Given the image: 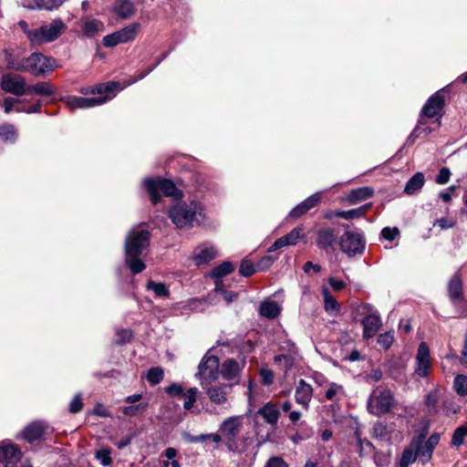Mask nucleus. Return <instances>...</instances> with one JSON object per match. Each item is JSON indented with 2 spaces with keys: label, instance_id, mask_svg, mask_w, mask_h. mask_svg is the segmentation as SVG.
<instances>
[{
  "label": "nucleus",
  "instance_id": "nucleus-1",
  "mask_svg": "<svg viewBox=\"0 0 467 467\" xmlns=\"http://www.w3.org/2000/svg\"><path fill=\"white\" fill-rule=\"evenodd\" d=\"M150 244V233L140 227L133 228L125 242V262L133 275L142 272L146 265L141 256Z\"/></svg>",
  "mask_w": 467,
  "mask_h": 467
},
{
  "label": "nucleus",
  "instance_id": "nucleus-2",
  "mask_svg": "<svg viewBox=\"0 0 467 467\" xmlns=\"http://www.w3.org/2000/svg\"><path fill=\"white\" fill-rule=\"evenodd\" d=\"M202 207L200 203L195 202H182L170 209L169 216L177 228L190 229L200 223L202 218Z\"/></svg>",
  "mask_w": 467,
  "mask_h": 467
},
{
  "label": "nucleus",
  "instance_id": "nucleus-3",
  "mask_svg": "<svg viewBox=\"0 0 467 467\" xmlns=\"http://www.w3.org/2000/svg\"><path fill=\"white\" fill-rule=\"evenodd\" d=\"M353 317L363 327V337H373L381 327V318L379 311L370 304L362 303L353 310Z\"/></svg>",
  "mask_w": 467,
  "mask_h": 467
},
{
  "label": "nucleus",
  "instance_id": "nucleus-4",
  "mask_svg": "<svg viewBox=\"0 0 467 467\" xmlns=\"http://www.w3.org/2000/svg\"><path fill=\"white\" fill-rule=\"evenodd\" d=\"M395 405V399L390 389L378 386L370 394L368 400V410L374 415L386 414Z\"/></svg>",
  "mask_w": 467,
  "mask_h": 467
},
{
  "label": "nucleus",
  "instance_id": "nucleus-5",
  "mask_svg": "<svg viewBox=\"0 0 467 467\" xmlns=\"http://www.w3.org/2000/svg\"><path fill=\"white\" fill-rule=\"evenodd\" d=\"M56 67L57 62L54 58L47 57L40 53H33L23 58V66L19 68L20 72H29L34 76H41Z\"/></svg>",
  "mask_w": 467,
  "mask_h": 467
},
{
  "label": "nucleus",
  "instance_id": "nucleus-6",
  "mask_svg": "<svg viewBox=\"0 0 467 467\" xmlns=\"http://www.w3.org/2000/svg\"><path fill=\"white\" fill-rule=\"evenodd\" d=\"M243 426L242 416H233L225 419L220 425L219 431L222 433V439L227 449L234 452H241L237 445V436L239 435Z\"/></svg>",
  "mask_w": 467,
  "mask_h": 467
},
{
  "label": "nucleus",
  "instance_id": "nucleus-7",
  "mask_svg": "<svg viewBox=\"0 0 467 467\" xmlns=\"http://www.w3.org/2000/svg\"><path fill=\"white\" fill-rule=\"evenodd\" d=\"M144 186L147 189L152 203L156 204L161 200L159 192H162L164 195L176 197L178 196V189L176 185L167 179H145Z\"/></svg>",
  "mask_w": 467,
  "mask_h": 467
},
{
  "label": "nucleus",
  "instance_id": "nucleus-8",
  "mask_svg": "<svg viewBox=\"0 0 467 467\" xmlns=\"http://www.w3.org/2000/svg\"><path fill=\"white\" fill-rule=\"evenodd\" d=\"M219 365V358L216 356H204L202 358L196 374L202 388H206V386L217 379Z\"/></svg>",
  "mask_w": 467,
  "mask_h": 467
},
{
  "label": "nucleus",
  "instance_id": "nucleus-9",
  "mask_svg": "<svg viewBox=\"0 0 467 467\" xmlns=\"http://www.w3.org/2000/svg\"><path fill=\"white\" fill-rule=\"evenodd\" d=\"M66 25L60 19H56L48 25H44L35 33H32L33 44H43L56 40L59 37Z\"/></svg>",
  "mask_w": 467,
  "mask_h": 467
},
{
  "label": "nucleus",
  "instance_id": "nucleus-10",
  "mask_svg": "<svg viewBox=\"0 0 467 467\" xmlns=\"http://www.w3.org/2000/svg\"><path fill=\"white\" fill-rule=\"evenodd\" d=\"M140 28L139 23H132L119 31L105 36L102 44L107 47H114L119 44L130 42L135 39Z\"/></svg>",
  "mask_w": 467,
  "mask_h": 467
},
{
  "label": "nucleus",
  "instance_id": "nucleus-11",
  "mask_svg": "<svg viewBox=\"0 0 467 467\" xmlns=\"http://www.w3.org/2000/svg\"><path fill=\"white\" fill-rule=\"evenodd\" d=\"M0 87L3 91L14 96H23L27 93L26 78L16 73H5L1 77Z\"/></svg>",
  "mask_w": 467,
  "mask_h": 467
},
{
  "label": "nucleus",
  "instance_id": "nucleus-12",
  "mask_svg": "<svg viewBox=\"0 0 467 467\" xmlns=\"http://www.w3.org/2000/svg\"><path fill=\"white\" fill-rule=\"evenodd\" d=\"M339 246L343 253L351 256L361 254L365 245L360 234L346 232L339 238Z\"/></svg>",
  "mask_w": 467,
  "mask_h": 467
},
{
  "label": "nucleus",
  "instance_id": "nucleus-13",
  "mask_svg": "<svg viewBox=\"0 0 467 467\" xmlns=\"http://www.w3.org/2000/svg\"><path fill=\"white\" fill-rule=\"evenodd\" d=\"M114 96L108 95L99 98L69 96L65 99V102L71 110H75L77 109H90L102 105L110 100Z\"/></svg>",
  "mask_w": 467,
  "mask_h": 467
},
{
  "label": "nucleus",
  "instance_id": "nucleus-14",
  "mask_svg": "<svg viewBox=\"0 0 467 467\" xmlns=\"http://www.w3.org/2000/svg\"><path fill=\"white\" fill-rule=\"evenodd\" d=\"M431 364V358L430 348L425 342H421L419 345L417 351L414 373L420 378L427 377L430 373Z\"/></svg>",
  "mask_w": 467,
  "mask_h": 467
},
{
  "label": "nucleus",
  "instance_id": "nucleus-15",
  "mask_svg": "<svg viewBox=\"0 0 467 467\" xmlns=\"http://www.w3.org/2000/svg\"><path fill=\"white\" fill-rule=\"evenodd\" d=\"M21 459V451L13 444H0V462L5 467H15Z\"/></svg>",
  "mask_w": 467,
  "mask_h": 467
},
{
  "label": "nucleus",
  "instance_id": "nucleus-16",
  "mask_svg": "<svg viewBox=\"0 0 467 467\" xmlns=\"http://www.w3.org/2000/svg\"><path fill=\"white\" fill-rule=\"evenodd\" d=\"M47 430V425L45 422L34 421L24 429L22 436L27 442L32 443L36 441L41 440Z\"/></svg>",
  "mask_w": 467,
  "mask_h": 467
},
{
  "label": "nucleus",
  "instance_id": "nucleus-17",
  "mask_svg": "<svg viewBox=\"0 0 467 467\" xmlns=\"http://www.w3.org/2000/svg\"><path fill=\"white\" fill-rule=\"evenodd\" d=\"M302 232L303 229L301 227L294 228L287 234L275 240V243L268 248V252L272 253L277 249L296 244L298 240L302 237Z\"/></svg>",
  "mask_w": 467,
  "mask_h": 467
},
{
  "label": "nucleus",
  "instance_id": "nucleus-18",
  "mask_svg": "<svg viewBox=\"0 0 467 467\" xmlns=\"http://www.w3.org/2000/svg\"><path fill=\"white\" fill-rule=\"evenodd\" d=\"M218 254L217 250L208 244H202L195 248L193 252V261L196 265H206Z\"/></svg>",
  "mask_w": 467,
  "mask_h": 467
},
{
  "label": "nucleus",
  "instance_id": "nucleus-19",
  "mask_svg": "<svg viewBox=\"0 0 467 467\" xmlns=\"http://www.w3.org/2000/svg\"><path fill=\"white\" fill-rule=\"evenodd\" d=\"M313 388L306 380L300 379L296 387V401L303 408L307 409L312 399Z\"/></svg>",
  "mask_w": 467,
  "mask_h": 467
},
{
  "label": "nucleus",
  "instance_id": "nucleus-20",
  "mask_svg": "<svg viewBox=\"0 0 467 467\" xmlns=\"http://www.w3.org/2000/svg\"><path fill=\"white\" fill-rule=\"evenodd\" d=\"M444 106V98L439 92L432 95L422 108V114L433 118L440 113Z\"/></svg>",
  "mask_w": 467,
  "mask_h": 467
},
{
  "label": "nucleus",
  "instance_id": "nucleus-21",
  "mask_svg": "<svg viewBox=\"0 0 467 467\" xmlns=\"http://www.w3.org/2000/svg\"><path fill=\"white\" fill-rule=\"evenodd\" d=\"M321 200V194L319 192H316L311 196L307 197L302 202L297 204L292 211L289 213V216L292 218H299L306 213H307L310 209L315 207Z\"/></svg>",
  "mask_w": 467,
  "mask_h": 467
},
{
  "label": "nucleus",
  "instance_id": "nucleus-22",
  "mask_svg": "<svg viewBox=\"0 0 467 467\" xmlns=\"http://www.w3.org/2000/svg\"><path fill=\"white\" fill-rule=\"evenodd\" d=\"M206 394L209 400L215 404L223 405L227 402L228 389L230 386H206Z\"/></svg>",
  "mask_w": 467,
  "mask_h": 467
},
{
  "label": "nucleus",
  "instance_id": "nucleus-23",
  "mask_svg": "<svg viewBox=\"0 0 467 467\" xmlns=\"http://www.w3.org/2000/svg\"><path fill=\"white\" fill-rule=\"evenodd\" d=\"M337 234L332 228H323L317 233V244L320 249L332 248L336 244Z\"/></svg>",
  "mask_w": 467,
  "mask_h": 467
},
{
  "label": "nucleus",
  "instance_id": "nucleus-24",
  "mask_svg": "<svg viewBox=\"0 0 467 467\" xmlns=\"http://www.w3.org/2000/svg\"><path fill=\"white\" fill-rule=\"evenodd\" d=\"M270 425H275L279 419V410L272 402L265 403L257 412Z\"/></svg>",
  "mask_w": 467,
  "mask_h": 467
},
{
  "label": "nucleus",
  "instance_id": "nucleus-25",
  "mask_svg": "<svg viewBox=\"0 0 467 467\" xmlns=\"http://www.w3.org/2000/svg\"><path fill=\"white\" fill-rule=\"evenodd\" d=\"M462 289L463 286L462 277L459 273H455L448 284V295L451 301L462 297Z\"/></svg>",
  "mask_w": 467,
  "mask_h": 467
},
{
  "label": "nucleus",
  "instance_id": "nucleus-26",
  "mask_svg": "<svg viewBox=\"0 0 467 467\" xmlns=\"http://www.w3.org/2000/svg\"><path fill=\"white\" fill-rule=\"evenodd\" d=\"M419 442L420 441H411L410 443L405 447L400 460V467H409L417 461L418 458L415 448L419 446Z\"/></svg>",
  "mask_w": 467,
  "mask_h": 467
},
{
  "label": "nucleus",
  "instance_id": "nucleus-27",
  "mask_svg": "<svg viewBox=\"0 0 467 467\" xmlns=\"http://www.w3.org/2000/svg\"><path fill=\"white\" fill-rule=\"evenodd\" d=\"M241 371L240 365L234 359L225 360L221 368V374L226 380L235 379Z\"/></svg>",
  "mask_w": 467,
  "mask_h": 467
},
{
  "label": "nucleus",
  "instance_id": "nucleus-28",
  "mask_svg": "<svg viewBox=\"0 0 467 467\" xmlns=\"http://www.w3.org/2000/svg\"><path fill=\"white\" fill-rule=\"evenodd\" d=\"M426 439L425 434L420 433L414 436L411 441H420L419 446L415 448L417 458L422 462L426 463L431 461L433 451L425 446L424 440Z\"/></svg>",
  "mask_w": 467,
  "mask_h": 467
},
{
  "label": "nucleus",
  "instance_id": "nucleus-29",
  "mask_svg": "<svg viewBox=\"0 0 467 467\" xmlns=\"http://www.w3.org/2000/svg\"><path fill=\"white\" fill-rule=\"evenodd\" d=\"M113 9L123 19L130 17L135 13V6L130 0H117Z\"/></svg>",
  "mask_w": 467,
  "mask_h": 467
},
{
  "label": "nucleus",
  "instance_id": "nucleus-30",
  "mask_svg": "<svg viewBox=\"0 0 467 467\" xmlns=\"http://www.w3.org/2000/svg\"><path fill=\"white\" fill-rule=\"evenodd\" d=\"M425 177L424 174L420 171L416 172L410 180L407 182L404 192L408 195H411L416 192H419L424 185Z\"/></svg>",
  "mask_w": 467,
  "mask_h": 467
},
{
  "label": "nucleus",
  "instance_id": "nucleus-31",
  "mask_svg": "<svg viewBox=\"0 0 467 467\" xmlns=\"http://www.w3.org/2000/svg\"><path fill=\"white\" fill-rule=\"evenodd\" d=\"M321 293L324 299V307L327 313L332 316L337 315L340 306L336 298L331 295L327 287H322Z\"/></svg>",
  "mask_w": 467,
  "mask_h": 467
},
{
  "label": "nucleus",
  "instance_id": "nucleus-32",
  "mask_svg": "<svg viewBox=\"0 0 467 467\" xmlns=\"http://www.w3.org/2000/svg\"><path fill=\"white\" fill-rule=\"evenodd\" d=\"M82 30L86 36L92 37L104 30V24L98 19H85L82 25Z\"/></svg>",
  "mask_w": 467,
  "mask_h": 467
},
{
  "label": "nucleus",
  "instance_id": "nucleus-33",
  "mask_svg": "<svg viewBox=\"0 0 467 467\" xmlns=\"http://www.w3.org/2000/svg\"><path fill=\"white\" fill-rule=\"evenodd\" d=\"M260 315L269 319H274L281 312V308L275 301H265L261 304L259 309Z\"/></svg>",
  "mask_w": 467,
  "mask_h": 467
},
{
  "label": "nucleus",
  "instance_id": "nucleus-34",
  "mask_svg": "<svg viewBox=\"0 0 467 467\" xmlns=\"http://www.w3.org/2000/svg\"><path fill=\"white\" fill-rule=\"evenodd\" d=\"M374 191L370 187H361L356 190H352L348 196V202L351 204H355L360 201L371 197Z\"/></svg>",
  "mask_w": 467,
  "mask_h": 467
},
{
  "label": "nucleus",
  "instance_id": "nucleus-35",
  "mask_svg": "<svg viewBox=\"0 0 467 467\" xmlns=\"http://www.w3.org/2000/svg\"><path fill=\"white\" fill-rule=\"evenodd\" d=\"M183 438L189 443L203 442L208 440L213 441L214 443H220L222 441V436L218 433H207L200 435H192L190 433H185L183 435Z\"/></svg>",
  "mask_w": 467,
  "mask_h": 467
},
{
  "label": "nucleus",
  "instance_id": "nucleus-36",
  "mask_svg": "<svg viewBox=\"0 0 467 467\" xmlns=\"http://www.w3.org/2000/svg\"><path fill=\"white\" fill-rule=\"evenodd\" d=\"M32 93L41 96H50L54 93V89L48 82H38L36 85H27L26 94Z\"/></svg>",
  "mask_w": 467,
  "mask_h": 467
},
{
  "label": "nucleus",
  "instance_id": "nucleus-37",
  "mask_svg": "<svg viewBox=\"0 0 467 467\" xmlns=\"http://www.w3.org/2000/svg\"><path fill=\"white\" fill-rule=\"evenodd\" d=\"M371 204L368 203L363 206H360L356 209H351L348 211H339L336 213V215L337 217L346 219V220H351L354 218H359L365 214V213L368 211V209L370 207Z\"/></svg>",
  "mask_w": 467,
  "mask_h": 467
},
{
  "label": "nucleus",
  "instance_id": "nucleus-38",
  "mask_svg": "<svg viewBox=\"0 0 467 467\" xmlns=\"http://www.w3.org/2000/svg\"><path fill=\"white\" fill-rule=\"evenodd\" d=\"M439 391L437 389H434L426 395L425 405L430 415L437 414L439 410Z\"/></svg>",
  "mask_w": 467,
  "mask_h": 467
},
{
  "label": "nucleus",
  "instance_id": "nucleus-39",
  "mask_svg": "<svg viewBox=\"0 0 467 467\" xmlns=\"http://www.w3.org/2000/svg\"><path fill=\"white\" fill-rule=\"evenodd\" d=\"M66 1L67 0H36L35 5H27L26 6L30 9L38 8L53 10L59 7Z\"/></svg>",
  "mask_w": 467,
  "mask_h": 467
},
{
  "label": "nucleus",
  "instance_id": "nucleus-40",
  "mask_svg": "<svg viewBox=\"0 0 467 467\" xmlns=\"http://www.w3.org/2000/svg\"><path fill=\"white\" fill-rule=\"evenodd\" d=\"M0 138L4 141L14 143L17 138V130L12 124H4L0 127Z\"/></svg>",
  "mask_w": 467,
  "mask_h": 467
},
{
  "label": "nucleus",
  "instance_id": "nucleus-41",
  "mask_svg": "<svg viewBox=\"0 0 467 467\" xmlns=\"http://www.w3.org/2000/svg\"><path fill=\"white\" fill-rule=\"evenodd\" d=\"M467 437V423L459 426L453 432L451 445L460 447L463 444L464 439Z\"/></svg>",
  "mask_w": 467,
  "mask_h": 467
},
{
  "label": "nucleus",
  "instance_id": "nucleus-42",
  "mask_svg": "<svg viewBox=\"0 0 467 467\" xmlns=\"http://www.w3.org/2000/svg\"><path fill=\"white\" fill-rule=\"evenodd\" d=\"M343 395H344L343 386H341L337 383H335V382H330L328 384L327 389L326 390L325 398L327 400H332L334 399H338L339 396H343Z\"/></svg>",
  "mask_w": 467,
  "mask_h": 467
},
{
  "label": "nucleus",
  "instance_id": "nucleus-43",
  "mask_svg": "<svg viewBox=\"0 0 467 467\" xmlns=\"http://www.w3.org/2000/svg\"><path fill=\"white\" fill-rule=\"evenodd\" d=\"M234 266L230 262H223L213 269L211 275L214 278H221L224 275L231 274L234 271Z\"/></svg>",
  "mask_w": 467,
  "mask_h": 467
},
{
  "label": "nucleus",
  "instance_id": "nucleus-44",
  "mask_svg": "<svg viewBox=\"0 0 467 467\" xmlns=\"http://www.w3.org/2000/svg\"><path fill=\"white\" fill-rule=\"evenodd\" d=\"M146 287L148 290L153 291L156 296L166 297L169 296V290L162 283H155L153 281H149L147 283Z\"/></svg>",
  "mask_w": 467,
  "mask_h": 467
},
{
  "label": "nucleus",
  "instance_id": "nucleus-45",
  "mask_svg": "<svg viewBox=\"0 0 467 467\" xmlns=\"http://www.w3.org/2000/svg\"><path fill=\"white\" fill-rule=\"evenodd\" d=\"M118 87H119V82L109 81L105 83H100L93 87L94 94L102 95L104 93H109L115 90Z\"/></svg>",
  "mask_w": 467,
  "mask_h": 467
},
{
  "label": "nucleus",
  "instance_id": "nucleus-46",
  "mask_svg": "<svg viewBox=\"0 0 467 467\" xmlns=\"http://www.w3.org/2000/svg\"><path fill=\"white\" fill-rule=\"evenodd\" d=\"M164 372L163 369L160 367L151 368L147 374V380L152 384L156 385L160 383L163 379Z\"/></svg>",
  "mask_w": 467,
  "mask_h": 467
},
{
  "label": "nucleus",
  "instance_id": "nucleus-47",
  "mask_svg": "<svg viewBox=\"0 0 467 467\" xmlns=\"http://www.w3.org/2000/svg\"><path fill=\"white\" fill-rule=\"evenodd\" d=\"M454 389L461 396L467 395V376L458 375L455 377Z\"/></svg>",
  "mask_w": 467,
  "mask_h": 467
},
{
  "label": "nucleus",
  "instance_id": "nucleus-48",
  "mask_svg": "<svg viewBox=\"0 0 467 467\" xmlns=\"http://www.w3.org/2000/svg\"><path fill=\"white\" fill-rule=\"evenodd\" d=\"M148 407L147 403H140L137 405H130L123 408L122 411L125 415L133 417L139 414L143 413Z\"/></svg>",
  "mask_w": 467,
  "mask_h": 467
},
{
  "label": "nucleus",
  "instance_id": "nucleus-49",
  "mask_svg": "<svg viewBox=\"0 0 467 467\" xmlns=\"http://www.w3.org/2000/svg\"><path fill=\"white\" fill-rule=\"evenodd\" d=\"M109 449H101L96 451L95 458L100 462L103 466H109L112 463Z\"/></svg>",
  "mask_w": 467,
  "mask_h": 467
},
{
  "label": "nucleus",
  "instance_id": "nucleus-50",
  "mask_svg": "<svg viewBox=\"0 0 467 467\" xmlns=\"http://www.w3.org/2000/svg\"><path fill=\"white\" fill-rule=\"evenodd\" d=\"M5 63L8 69L20 71L19 67L23 66V58H17L10 53L5 54Z\"/></svg>",
  "mask_w": 467,
  "mask_h": 467
},
{
  "label": "nucleus",
  "instance_id": "nucleus-51",
  "mask_svg": "<svg viewBox=\"0 0 467 467\" xmlns=\"http://www.w3.org/2000/svg\"><path fill=\"white\" fill-rule=\"evenodd\" d=\"M198 393L197 388H191L188 389L187 393L184 394L185 400L183 403V408L187 410H191L193 407V404L196 401V395Z\"/></svg>",
  "mask_w": 467,
  "mask_h": 467
},
{
  "label": "nucleus",
  "instance_id": "nucleus-52",
  "mask_svg": "<svg viewBox=\"0 0 467 467\" xmlns=\"http://www.w3.org/2000/svg\"><path fill=\"white\" fill-rule=\"evenodd\" d=\"M257 270L256 265H254L250 261L248 260H243L240 265L239 272L244 276H251L254 275Z\"/></svg>",
  "mask_w": 467,
  "mask_h": 467
},
{
  "label": "nucleus",
  "instance_id": "nucleus-53",
  "mask_svg": "<svg viewBox=\"0 0 467 467\" xmlns=\"http://www.w3.org/2000/svg\"><path fill=\"white\" fill-rule=\"evenodd\" d=\"M394 341V332L388 331L386 333L380 334L378 337V343L383 347L384 348H389Z\"/></svg>",
  "mask_w": 467,
  "mask_h": 467
},
{
  "label": "nucleus",
  "instance_id": "nucleus-54",
  "mask_svg": "<svg viewBox=\"0 0 467 467\" xmlns=\"http://www.w3.org/2000/svg\"><path fill=\"white\" fill-rule=\"evenodd\" d=\"M275 261V257L271 255H265L257 262L256 268L258 271L266 270L273 265Z\"/></svg>",
  "mask_w": 467,
  "mask_h": 467
},
{
  "label": "nucleus",
  "instance_id": "nucleus-55",
  "mask_svg": "<svg viewBox=\"0 0 467 467\" xmlns=\"http://www.w3.org/2000/svg\"><path fill=\"white\" fill-rule=\"evenodd\" d=\"M20 102H21L20 99H15L13 97L5 98L3 104H2L5 113H6V114L11 113L13 111L15 106Z\"/></svg>",
  "mask_w": 467,
  "mask_h": 467
},
{
  "label": "nucleus",
  "instance_id": "nucleus-56",
  "mask_svg": "<svg viewBox=\"0 0 467 467\" xmlns=\"http://www.w3.org/2000/svg\"><path fill=\"white\" fill-rule=\"evenodd\" d=\"M372 433L374 437L383 439L388 434L387 426L382 422H377L373 426Z\"/></svg>",
  "mask_w": 467,
  "mask_h": 467
},
{
  "label": "nucleus",
  "instance_id": "nucleus-57",
  "mask_svg": "<svg viewBox=\"0 0 467 467\" xmlns=\"http://www.w3.org/2000/svg\"><path fill=\"white\" fill-rule=\"evenodd\" d=\"M451 302L457 308V313L459 316L467 315V300L463 296L458 298L457 300H452Z\"/></svg>",
  "mask_w": 467,
  "mask_h": 467
},
{
  "label": "nucleus",
  "instance_id": "nucleus-58",
  "mask_svg": "<svg viewBox=\"0 0 467 467\" xmlns=\"http://www.w3.org/2000/svg\"><path fill=\"white\" fill-rule=\"evenodd\" d=\"M450 177H451V171L448 168L443 167L440 170L435 182L438 184H445L450 181Z\"/></svg>",
  "mask_w": 467,
  "mask_h": 467
},
{
  "label": "nucleus",
  "instance_id": "nucleus-59",
  "mask_svg": "<svg viewBox=\"0 0 467 467\" xmlns=\"http://www.w3.org/2000/svg\"><path fill=\"white\" fill-rule=\"evenodd\" d=\"M260 377L264 385H271L274 381V373L269 368H262L260 370Z\"/></svg>",
  "mask_w": 467,
  "mask_h": 467
},
{
  "label": "nucleus",
  "instance_id": "nucleus-60",
  "mask_svg": "<svg viewBox=\"0 0 467 467\" xmlns=\"http://www.w3.org/2000/svg\"><path fill=\"white\" fill-rule=\"evenodd\" d=\"M265 467H288L285 460L279 456H273L268 459Z\"/></svg>",
  "mask_w": 467,
  "mask_h": 467
},
{
  "label": "nucleus",
  "instance_id": "nucleus-61",
  "mask_svg": "<svg viewBox=\"0 0 467 467\" xmlns=\"http://www.w3.org/2000/svg\"><path fill=\"white\" fill-rule=\"evenodd\" d=\"M166 392L171 395V396H174V397H177V396H182L184 395V392H183V388L182 385L180 384H177V383H172L171 384L170 386H168L166 388Z\"/></svg>",
  "mask_w": 467,
  "mask_h": 467
},
{
  "label": "nucleus",
  "instance_id": "nucleus-62",
  "mask_svg": "<svg viewBox=\"0 0 467 467\" xmlns=\"http://www.w3.org/2000/svg\"><path fill=\"white\" fill-rule=\"evenodd\" d=\"M399 229L397 227H385L381 231V235L383 238L389 241H392L396 238V236L399 234Z\"/></svg>",
  "mask_w": 467,
  "mask_h": 467
},
{
  "label": "nucleus",
  "instance_id": "nucleus-63",
  "mask_svg": "<svg viewBox=\"0 0 467 467\" xmlns=\"http://www.w3.org/2000/svg\"><path fill=\"white\" fill-rule=\"evenodd\" d=\"M327 281L334 291H341L342 289L347 287L346 282L342 280H337L333 276H330Z\"/></svg>",
  "mask_w": 467,
  "mask_h": 467
},
{
  "label": "nucleus",
  "instance_id": "nucleus-64",
  "mask_svg": "<svg viewBox=\"0 0 467 467\" xmlns=\"http://www.w3.org/2000/svg\"><path fill=\"white\" fill-rule=\"evenodd\" d=\"M82 407L83 405L81 402L80 395H77L69 404V410L72 413H78L82 410Z\"/></svg>",
  "mask_w": 467,
  "mask_h": 467
}]
</instances>
